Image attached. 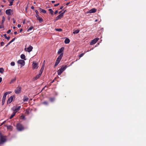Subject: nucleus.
Segmentation results:
<instances>
[{
  "instance_id": "obj_41",
  "label": "nucleus",
  "mask_w": 146,
  "mask_h": 146,
  "mask_svg": "<svg viewBox=\"0 0 146 146\" xmlns=\"http://www.w3.org/2000/svg\"><path fill=\"white\" fill-rule=\"evenodd\" d=\"M6 121H3L0 125V126H2L4 124L5 122H6Z\"/></svg>"
},
{
  "instance_id": "obj_51",
  "label": "nucleus",
  "mask_w": 146,
  "mask_h": 146,
  "mask_svg": "<svg viewBox=\"0 0 146 146\" xmlns=\"http://www.w3.org/2000/svg\"><path fill=\"white\" fill-rule=\"evenodd\" d=\"M44 65H43L42 66L41 68H42V69H44Z\"/></svg>"
},
{
  "instance_id": "obj_7",
  "label": "nucleus",
  "mask_w": 146,
  "mask_h": 146,
  "mask_svg": "<svg viewBox=\"0 0 146 146\" xmlns=\"http://www.w3.org/2000/svg\"><path fill=\"white\" fill-rule=\"evenodd\" d=\"M64 14V13H62L60 14V15H59L57 16L56 18V19L55 20L56 21L57 20L59 19H61L63 16Z\"/></svg>"
},
{
  "instance_id": "obj_50",
  "label": "nucleus",
  "mask_w": 146,
  "mask_h": 146,
  "mask_svg": "<svg viewBox=\"0 0 146 146\" xmlns=\"http://www.w3.org/2000/svg\"><path fill=\"white\" fill-rule=\"evenodd\" d=\"M58 11L57 10H56L54 13L55 14H56L57 13H58Z\"/></svg>"
},
{
  "instance_id": "obj_10",
  "label": "nucleus",
  "mask_w": 146,
  "mask_h": 146,
  "mask_svg": "<svg viewBox=\"0 0 146 146\" xmlns=\"http://www.w3.org/2000/svg\"><path fill=\"white\" fill-rule=\"evenodd\" d=\"M12 10L11 9H8L6 10L5 13L9 15H11V13L12 12Z\"/></svg>"
},
{
  "instance_id": "obj_32",
  "label": "nucleus",
  "mask_w": 146,
  "mask_h": 146,
  "mask_svg": "<svg viewBox=\"0 0 146 146\" xmlns=\"http://www.w3.org/2000/svg\"><path fill=\"white\" fill-rule=\"evenodd\" d=\"M2 23H3L5 21V18L4 16H3L2 17Z\"/></svg>"
},
{
  "instance_id": "obj_30",
  "label": "nucleus",
  "mask_w": 146,
  "mask_h": 146,
  "mask_svg": "<svg viewBox=\"0 0 146 146\" xmlns=\"http://www.w3.org/2000/svg\"><path fill=\"white\" fill-rule=\"evenodd\" d=\"M34 28V27L33 26H31L30 27H29L27 30V31L29 32V31L31 30L32 29Z\"/></svg>"
},
{
  "instance_id": "obj_60",
  "label": "nucleus",
  "mask_w": 146,
  "mask_h": 146,
  "mask_svg": "<svg viewBox=\"0 0 146 146\" xmlns=\"http://www.w3.org/2000/svg\"><path fill=\"white\" fill-rule=\"evenodd\" d=\"M31 8L32 9H34V7L33 6H31Z\"/></svg>"
},
{
  "instance_id": "obj_27",
  "label": "nucleus",
  "mask_w": 146,
  "mask_h": 146,
  "mask_svg": "<svg viewBox=\"0 0 146 146\" xmlns=\"http://www.w3.org/2000/svg\"><path fill=\"white\" fill-rule=\"evenodd\" d=\"M48 10L51 15H53V11L52 10V9H49Z\"/></svg>"
},
{
  "instance_id": "obj_3",
  "label": "nucleus",
  "mask_w": 146,
  "mask_h": 146,
  "mask_svg": "<svg viewBox=\"0 0 146 146\" xmlns=\"http://www.w3.org/2000/svg\"><path fill=\"white\" fill-rule=\"evenodd\" d=\"M67 66V65H65L64 66H62L57 71V73L58 75H60L66 69Z\"/></svg>"
},
{
  "instance_id": "obj_57",
  "label": "nucleus",
  "mask_w": 146,
  "mask_h": 146,
  "mask_svg": "<svg viewBox=\"0 0 146 146\" xmlns=\"http://www.w3.org/2000/svg\"><path fill=\"white\" fill-rule=\"evenodd\" d=\"M51 2L52 3H54L55 2V1H51Z\"/></svg>"
},
{
  "instance_id": "obj_26",
  "label": "nucleus",
  "mask_w": 146,
  "mask_h": 146,
  "mask_svg": "<svg viewBox=\"0 0 146 146\" xmlns=\"http://www.w3.org/2000/svg\"><path fill=\"white\" fill-rule=\"evenodd\" d=\"M16 77H15L14 78L12 79L10 82V84H12V83H13L16 81Z\"/></svg>"
},
{
  "instance_id": "obj_35",
  "label": "nucleus",
  "mask_w": 146,
  "mask_h": 146,
  "mask_svg": "<svg viewBox=\"0 0 146 146\" xmlns=\"http://www.w3.org/2000/svg\"><path fill=\"white\" fill-rule=\"evenodd\" d=\"M49 100H50V101L51 102H53V101H54V99L53 98H49Z\"/></svg>"
},
{
  "instance_id": "obj_1",
  "label": "nucleus",
  "mask_w": 146,
  "mask_h": 146,
  "mask_svg": "<svg viewBox=\"0 0 146 146\" xmlns=\"http://www.w3.org/2000/svg\"><path fill=\"white\" fill-rule=\"evenodd\" d=\"M7 137L0 133V144H3L7 141Z\"/></svg>"
},
{
  "instance_id": "obj_62",
  "label": "nucleus",
  "mask_w": 146,
  "mask_h": 146,
  "mask_svg": "<svg viewBox=\"0 0 146 146\" xmlns=\"http://www.w3.org/2000/svg\"><path fill=\"white\" fill-rule=\"evenodd\" d=\"M63 7L62 6L60 8V9H62L63 8Z\"/></svg>"
},
{
  "instance_id": "obj_52",
  "label": "nucleus",
  "mask_w": 146,
  "mask_h": 146,
  "mask_svg": "<svg viewBox=\"0 0 146 146\" xmlns=\"http://www.w3.org/2000/svg\"><path fill=\"white\" fill-rule=\"evenodd\" d=\"M13 23H15V21L14 20V19H13Z\"/></svg>"
},
{
  "instance_id": "obj_18",
  "label": "nucleus",
  "mask_w": 146,
  "mask_h": 146,
  "mask_svg": "<svg viewBox=\"0 0 146 146\" xmlns=\"http://www.w3.org/2000/svg\"><path fill=\"white\" fill-rule=\"evenodd\" d=\"M60 61V60L58 59L57 58V59L54 65V67L58 65V64L59 63Z\"/></svg>"
},
{
  "instance_id": "obj_33",
  "label": "nucleus",
  "mask_w": 146,
  "mask_h": 146,
  "mask_svg": "<svg viewBox=\"0 0 146 146\" xmlns=\"http://www.w3.org/2000/svg\"><path fill=\"white\" fill-rule=\"evenodd\" d=\"M16 38L15 37L13 39H12L11 41H10L9 42V44H10L12 42H13V41H14L15 39Z\"/></svg>"
},
{
  "instance_id": "obj_54",
  "label": "nucleus",
  "mask_w": 146,
  "mask_h": 146,
  "mask_svg": "<svg viewBox=\"0 0 146 146\" xmlns=\"http://www.w3.org/2000/svg\"><path fill=\"white\" fill-rule=\"evenodd\" d=\"M2 80V78L1 77H0V83L1 82Z\"/></svg>"
},
{
  "instance_id": "obj_56",
  "label": "nucleus",
  "mask_w": 146,
  "mask_h": 146,
  "mask_svg": "<svg viewBox=\"0 0 146 146\" xmlns=\"http://www.w3.org/2000/svg\"><path fill=\"white\" fill-rule=\"evenodd\" d=\"M3 36H5V38L7 37L6 36V34H5Z\"/></svg>"
},
{
  "instance_id": "obj_44",
  "label": "nucleus",
  "mask_w": 146,
  "mask_h": 146,
  "mask_svg": "<svg viewBox=\"0 0 146 146\" xmlns=\"http://www.w3.org/2000/svg\"><path fill=\"white\" fill-rule=\"evenodd\" d=\"M11 32V30H9L7 31V33L8 34H9Z\"/></svg>"
},
{
  "instance_id": "obj_23",
  "label": "nucleus",
  "mask_w": 146,
  "mask_h": 146,
  "mask_svg": "<svg viewBox=\"0 0 146 146\" xmlns=\"http://www.w3.org/2000/svg\"><path fill=\"white\" fill-rule=\"evenodd\" d=\"M11 93V92H7L5 93L4 94L3 97L6 98L7 95V94H10Z\"/></svg>"
},
{
  "instance_id": "obj_22",
  "label": "nucleus",
  "mask_w": 146,
  "mask_h": 146,
  "mask_svg": "<svg viewBox=\"0 0 146 146\" xmlns=\"http://www.w3.org/2000/svg\"><path fill=\"white\" fill-rule=\"evenodd\" d=\"M5 126L7 127V129L10 130H12V129L13 127L10 125L9 126L5 125Z\"/></svg>"
},
{
  "instance_id": "obj_8",
  "label": "nucleus",
  "mask_w": 146,
  "mask_h": 146,
  "mask_svg": "<svg viewBox=\"0 0 146 146\" xmlns=\"http://www.w3.org/2000/svg\"><path fill=\"white\" fill-rule=\"evenodd\" d=\"M38 63H36L35 62L33 61L32 65L33 67V69H37L38 68Z\"/></svg>"
},
{
  "instance_id": "obj_48",
  "label": "nucleus",
  "mask_w": 146,
  "mask_h": 146,
  "mask_svg": "<svg viewBox=\"0 0 146 146\" xmlns=\"http://www.w3.org/2000/svg\"><path fill=\"white\" fill-rule=\"evenodd\" d=\"M25 20H24L23 21V24H25Z\"/></svg>"
},
{
  "instance_id": "obj_2",
  "label": "nucleus",
  "mask_w": 146,
  "mask_h": 146,
  "mask_svg": "<svg viewBox=\"0 0 146 146\" xmlns=\"http://www.w3.org/2000/svg\"><path fill=\"white\" fill-rule=\"evenodd\" d=\"M16 127L17 129L19 131H21L25 129L24 126L20 123L17 124Z\"/></svg>"
},
{
  "instance_id": "obj_63",
  "label": "nucleus",
  "mask_w": 146,
  "mask_h": 146,
  "mask_svg": "<svg viewBox=\"0 0 146 146\" xmlns=\"http://www.w3.org/2000/svg\"><path fill=\"white\" fill-rule=\"evenodd\" d=\"M52 84V83L50 82L49 84V86H50Z\"/></svg>"
},
{
  "instance_id": "obj_40",
  "label": "nucleus",
  "mask_w": 146,
  "mask_h": 146,
  "mask_svg": "<svg viewBox=\"0 0 146 146\" xmlns=\"http://www.w3.org/2000/svg\"><path fill=\"white\" fill-rule=\"evenodd\" d=\"M84 53H82L79 56L80 58L82 57L84 55Z\"/></svg>"
},
{
  "instance_id": "obj_34",
  "label": "nucleus",
  "mask_w": 146,
  "mask_h": 146,
  "mask_svg": "<svg viewBox=\"0 0 146 146\" xmlns=\"http://www.w3.org/2000/svg\"><path fill=\"white\" fill-rule=\"evenodd\" d=\"M55 30L56 31L61 32L62 31V29H56Z\"/></svg>"
},
{
  "instance_id": "obj_38",
  "label": "nucleus",
  "mask_w": 146,
  "mask_h": 146,
  "mask_svg": "<svg viewBox=\"0 0 146 146\" xmlns=\"http://www.w3.org/2000/svg\"><path fill=\"white\" fill-rule=\"evenodd\" d=\"M11 65L12 66H14L15 65V63L13 62H12L11 63Z\"/></svg>"
},
{
  "instance_id": "obj_55",
  "label": "nucleus",
  "mask_w": 146,
  "mask_h": 146,
  "mask_svg": "<svg viewBox=\"0 0 146 146\" xmlns=\"http://www.w3.org/2000/svg\"><path fill=\"white\" fill-rule=\"evenodd\" d=\"M22 31H23L22 29H20V32H21Z\"/></svg>"
},
{
  "instance_id": "obj_25",
  "label": "nucleus",
  "mask_w": 146,
  "mask_h": 146,
  "mask_svg": "<svg viewBox=\"0 0 146 146\" xmlns=\"http://www.w3.org/2000/svg\"><path fill=\"white\" fill-rule=\"evenodd\" d=\"M16 113L13 111V113L11 115L10 118V119H12L15 115Z\"/></svg>"
},
{
  "instance_id": "obj_61",
  "label": "nucleus",
  "mask_w": 146,
  "mask_h": 146,
  "mask_svg": "<svg viewBox=\"0 0 146 146\" xmlns=\"http://www.w3.org/2000/svg\"><path fill=\"white\" fill-rule=\"evenodd\" d=\"M14 33L15 35H16L17 34V31H15Z\"/></svg>"
},
{
  "instance_id": "obj_46",
  "label": "nucleus",
  "mask_w": 146,
  "mask_h": 146,
  "mask_svg": "<svg viewBox=\"0 0 146 146\" xmlns=\"http://www.w3.org/2000/svg\"><path fill=\"white\" fill-rule=\"evenodd\" d=\"M10 38V36L7 37H5V38L7 39L8 40H9Z\"/></svg>"
},
{
  "instance_id": "obj_43",
  "label": "nucleus",
  "mask_w": 146,
  "mask_h": 146,
  "mask_svg": "<svg viewBox=\"0 0 146 146\" xmlns=\"http://www.w3.org/2000/svg\"><path fill=\"white\" fill-rule=\"evenodd\" d=\"M6 97H3L2 101H5V100H6Z\"/></svg>"
},
{
  "instance_id": "obj_6",
  "label": "nucleus",
  "mask_w": 146,
  "mask_h": 146,
  "mask_svg": "<svg viewBox=\"0 0 146 146\" xmlns=\"http://www.w3.org/2000/svg\"><path fill=\"white\" fill-rule=\"evenodd\" d=\"M14 108H15V109L13 110V111L16 113L18 111L20 110L21 106H16L14 107Z\"/></svg>"
},
{
  "instance_id": "obj_59",
  "label": "nucleus",
  "mask_w": 146,
  "mask_h": 146,
  "mask_svg": "<svg viewBox=\"0 0 146 146\" xmlns=\"http://www.w3.org/2000/svg\"><path fill=\"white\" fill-rule=\"evenodd\" d=\"M54 80H55V79L53 80L51 82H50L52 84V83H53L54 81Z\"/></svg>"
},
{
  "instance_id": "obj_9",
  "label": "nucleus",
  "mask_w": 146,
  "mask_h": 146,
  "mask_svg": "<svg viewBox=\"0 0 146 146\" xmlns=\"http://www.w3.org/2000/svg\"><path fill=\"white\" fill-rule=\"evenodd\" d=\"M33 49V47L31 46H30L27 48H25V51L30 52Z\"/></svg>"
},
{
  "instance_id": "obj_16",
  "label": "nucleus",
  "mask_w": 146,
  "mask_h": 146,
  "mask_svg": "<svg viewBox=\"0 0 146 146\" xmlns=\"http://www.w3.org/2000/svg\"><path fill=\"white\" fill-rule=\"evenodd\" d=\"M29 100V98L27 96H24L23 98V101L24 102H27Z\"/></svg>"
},
{
  "instance_id": "obj_14",
  "label": "nucleus",
  "mask_w": 146,
  "mask_h": 146,
  "mask_svg": "<svg viewBox=\"0 0 146 146\" xmlns=\"http://www.w3.org/2000/svg\"><path fill=\"white\" fill-rule=\"evenodd\" d=\"M64 49V48L63 47H61L60 49H59L58 52V54H60L61 53H63V52Z\"/></svg>"
},
{
  "instance_id": "obj_37",
  "label": "nucleus",
  "mask_w": 146,
  "mask_h": 146,
  "mask_svg": "<svg viewBox=\"0 0 146 146\" xmlns=\"http://www.w3.org/2000/svg\"><path fill=\"white\" fill-rule=\"evenodd\" d=\"M43 70L44 69H43L41 68L39 74L41 75L43 71Z\"/></svg>"
},
{
  "instance_id": "obj_28",
  "label": "nucleus",
  "mask_w": 146,
  "mask_h": 146,
  "mask_svg": "<svg viewBox=\"0 0 146 146\" xmlns=\"http://www.w3.org/2000/svg\"><path fill=\"white\" fill-rule=\"evenodd\" d=\"M79 31H80V30L78 29V30H77L74 31L73 32V33L74 34H77L79 32Z\"/></svg>"
},
{
  "instance_id": "obj_4",
  "label": "nucleus",
  "mask_w": 146,
  "mask_h": 146,
  "mask_svg": "<svg viewBox=\"0 0 146 146\" xmlns=\"http://www.w3.org/2000/svg\"><path fill=\"white\" fill-rule=\"evenodd\" d=\"M21 88L20 86H18L15 90V92L16 94H18L21 93Z\"/></svg>"
},
{
  "instance_id": "obj_5",
  "label": "nucleus",
  "mask_w": 146,
  "mask_h": 146,
  "mask_svg": "<svg viewBox=\"0 0 146 146\" xmlns=\"http://www.w3.org/2000/svg\"><path fill=\"white\" fill-rule=\"evenodd\" d=\"M99 40V38H94L92 40L91 42L90 43V44L91 45H92L95 44Z\"/></svg>"
},
{
  "instance_id": "obj_20",
  "label": "nucleus",
  "mask_w": 146,
  "mask_h": 146,
  "mask_svg": "<svg viewBox=\"0 0 146 146\" xmlns=\"http://www.w3.org/2000/svg\"><path fill=\"white\" fill-rule=\"evenodd\" d=\"M63 53H61L58 57L57 58L58 59L60 60H61L63 56Z\"/></svg>"
},
{
  "instance_id": "obj_42",
  "label": "nucleus",
  "mask_w": 146,
  "mask_h": 146,
  "mask_svg": "<svg viewBox=\"0 0 146 146\" xmlns=\"http://www.w3.org/2000/svg\"><path fill=\"white\" fill-rule=\"evenodd\" d=\"M13 2L11 1H10V4L9 5V6H12L13 5Z\"/></svg>"
},
{
  "instance_id": "obj_49",
  "label": "nucleus",
  "mask_w": 146,
  "mask_h": 146,
  "mask_svg": "<svg viewBox=\"0 0 146 146\" xmlns=\"http://www.w3.org/2000/svg\"><path fill=\"white\" fill-rule=\"evenodd\" d=\"M5 102V101H2V105H3L4 104Z\"/></svg>"
},
{
  "instance_id": "obj_24",
  "label": "nucleus",
  "mask_w": 146,
  "mask_h": 146,
  "mask_svg": "<svg viewBox=\"0 0 146 146\" xmlns=\"http://www.w3.org/2000/svg\"><path fill=\"white\" fill-rule=\"evenodd\" d=\"M21 59L26 60L25 57V55L24 54H22L21 56Z\"/></svg>"
},
{
  "instance_id": "obj_19",
  "label": "nucleus",
  "mask_w": 146,
  "mask_h": 146,
  "mask_svg": "<svg viewBox=\"0 0 146 146\" xmlns=\"http://www.w3.org/2000/svg\"><path fill=\"white\" fill-rule=\"evenodd\" d=\"M39 10L40 13H46V10L42 9L40 8H39Z\"/></svg>"
},
{
  "instance_id": "obj_45",
  "label": "nucleus",
  "mask_w": 146,
  "mask_h": 146,
  "mask_svg": "<svg viewBox=\"0 0 146 146\" xmlns=\"http://www.w3.org/2000/svg\"><path fill=\"white\" fill-rule=\"evenodd\" d=\"M35 12L36 13V15L38 14V11L37 10H35Z\"/></svg>"
},
{
  "instance_id": "obj_17",
  "label": "nucleus",
  "mask_w": 146,
  "mask_h": 146,
  "mask_svg": "<svg viewBox=\"0 0 146 146\" xmlns=\"http://www.w3.org/2000/svg\"><path fill=\"white\" fill-rule=\"evenodd\" d=\"M41 74H39L37 75L35 77L33 78V80H36L38 79L41 76Z\"/></svg>"
},
{
  "instance_id": "obj_53",
  "label": "nucleus",
  "mask_w": 146,
  "mask_h": 146,
  "mask_svg": "<svg viewBox=\"0 0 146 146\" xmlns=\"http://www.w3.org/2000/svg\"><path fill=\"white\" fill-rule=\"evenodd\" d=\"M21 25H18L17 27L18 28H20L21 27Z\"/></svg>"
},
{
  "instance_id": "obj_58",
  "label": "nucleus",
  "mask_w": 146,
  "mask_h": 146,
  "mask_svg": "<svg viewBox=\"0 0 146 146\" xmlns=\"http://www.w3.org/2000/svg\"><path fill=\"white\" fill-rule=\"evenodd\" d=\"M70 2L66 4V5H68L70 4Z\"/></svg>"
},
{
  "instance_id": "obj_39",
  "label": "nucleus",
  "mask_w": 146,
  "mask_h": 146,
  "mask_svg": "<svg viewBox=\"0 0 146 146\" xmlns=\"http://www.w3.org/2000/svg\"><path fill=\"white\" fill-rule=\"evenodd\" d=\"M4 44V43L3 42H1V46H3Z\"/></svg>"
},
{
  "instance_id": "obj_13",
  "label": "nucleus",
  "mask_w": 146,
  "mask_h": 146,
  "mask_svg": "<svg viewBox=\"0 0 146 146\" xmlns=\"http://www.w3.org/2000/svg\"><path fill=\"white\" fill-rule=\"evenodd\" d=\"M14 96H11L8 100L7 102L8 103L10 104L13 101Z\"/></svg>"
},
{
  "instance_id": "obj_11",
  "label": "nucleus",
  "mask_w": 146,
  "mask_h": 146,
  "mask_svg": "<svg viewBox=\"0 0 146 146\" xmlns=\"http://www.w3.org/2000/svg\"><path fill=\"white\" fill-rule=\"evenodd\" d=\"M17 63L18 64H21L23 66H24L25 64V61L22 60H18L17 61Z\"/></svg>"
},
{
  "instance_id": "obj_47",
  "label": "nucleus",
  "mask_w": 146,
  "mask_h": 146,
  "mask_svg": "<svg viewBox=\"0 0 146 146\" xmlns=\"http://www.w3.org/2000/svg\"><path fill=\"white\" fill-rule=\"evenodd\" d=\"M59 5V3H58V4H55L54 5V6L55 7H56V6H58V5Z\"/></svg>"
},
{
  "instance_id": "obj_12",
  "label": "nucleus",
  "mask_w": 146,
  "mask_h": 146,
  "mask_svg": "<svg viewBox=\"0 0 146 146\" xmlns=\"http://www.w3.org/2000/svg\"><path fill=\"white\" fill-rule=\"evenodd\" d=\"M36 17L37 19L39 20L40 22H42L43 21V20L42 19V18L40 17L38 14L36 15Z\"/></svg>"
},
{
  "instance_id": "obj_15",
  "label": "nucleus",
  "mask_w": 146,
  "mask_h": 146,
  "mask_svg": "<svg viewBox=\"0 0 146 146\" xmlns=\"http://www.w3.org/2000/svg\"><path fill=\"white\" fill-rule=\"evenodd\" d=\"M97 9L95 8H94L90 9L89 11L90 13H92L96 12V11Z\"/></svg>"
},
{
  "instance_id": "obj_29",
  "label": "nucleus",
  "mask_w": 146,
  "mask_h": 146,
  "mask_svg": "<svg viewBox=\"0 0 146 146\" xmlns=\"http://www.w3.org/2000/svg\"><path fill=\"white\" fill-rule=\"evenodd\" d=\"M4 72V70L3 68H0V72L1 73H3Z\"/></svg>"
},
{
  "instance_id": "obj_64",
  "label": "nucleus",
  "mask_w": 146,
  "mask_h": 146,
  "mask_svg": "<svg viewBox=\"0 0 146 146\" xmlns=\"http://www.w3.org/2000/svg\"><path fill=\"white\" fill-rule=\"evenodd\" d=\"M9 43L6 46H7L8 45H9Z\"/></svg>"
},
{
  "instance_id": "obj_21",
  "label": "nucleus",
  "mask_w": 146,
  "mask_h": 146,
  "mask_svg": "<svg viewBox=\"0 0 146 146\" xmlns=\"http://www.w3.org/2000/svg\"><path fill=\"white\" fill-rule=\"evenodd\" d=\"M70 40L68 38H66L64 40V42L66 44H68L70 42Z\"/></svg>"
},
{
  "instance_id": "obj_31",
  "label": "nucleus",
  "mask_w": 146,
  "mask_h": 146,
  "mask_svg": "<svg viewBox=\"0 0 146 146\" xmlns=\"http://www.w3.org/2000/svg\"><path fill=\"white\" fill-rule=\"evenodd\" d=\"M42 104L44 105H47L48 104V103L47 102L45 101L42 102Z\"/></svg>"
},
{
  "instance_id": "obj_36",
  "label": "nucleus",
  "mask_w": 146,
  "mask_h": 146,
  "mask_svg": "<svg viewBox=\"0 0 146 146\" xmlns=\"http://www.w3.org/2000/svg\"><path fill=\"white\" fill-rule=\"evenodd\" d=\"M4 28V26L3 25V23H2V24L0 25V29L3 28Z\"/></svg>"
}]
</instances>
